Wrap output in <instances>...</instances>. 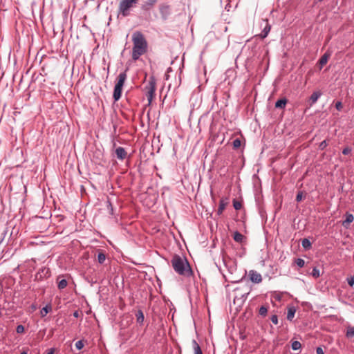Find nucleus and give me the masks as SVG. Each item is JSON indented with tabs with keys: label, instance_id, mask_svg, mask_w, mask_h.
I'll use <instances>...</instances> for the list:
<instances>
[{
	"label": "nucleus",
	"instance_id": "obj_10",
	"mask_svg": "<svg viewBox=\"0 0 354 354\" xmlns=\"http://www.w3.org/2000/svg\"><path fill=\"white\" fill-rule=\"evenodd\" d=\"M115 153L116 157L121 160L125 159L127 156V151H125L124 148L122 147H118V148H116Z\"/></svg>",
	"mask_w": 354,
	"mask_h": 354
},
{
	"label": "nucleus",
	"instance_id": "obj_3",
	"mask_svg": "<svg viewBox=\"0 0 354 354\" xmlns=\"http://www.w3.org/2000/svg\"><path fill=\"white\" fill-rule=\"evenodd\" d=\"M138 3V0H121L118 6L119 14L124 17L130 15L131 10Z\"/></svg>",
	"mask_w": 354,
	"mask_h": 354
},
{
	"label": "nucleus",
	"instance_id": "obj_45",
	"mask_svg": "<svg viewBox=\"0 0 354 354\" xmlns=\"http://www.w3.org/2000/svg\"><path fill=\"white\" fill-rule=\"evenodd\" d=\"M277 300H280L281 299V297L280 296H277L275 297Z\"/></svg>",
	"mask_w": 354,
	"mask_h": 354
},
{
	"label": "nucleus",
	"instance_id": "obj_43",
	"mask_svg": "<svg viewBox=\"0 0 354 354\" xmlns=\"http://www.w3.org/2000/svg\"><path fill=\"white\" fill-rule=\"evenodd\" d=\"M73 315L76 317V318H78L80 317V312L79 310H75L73 313Z\"/></svg>",
	"mask_w": 354,
	"mask_h": 354
},
{
	"label": "nucleus",
	"instance_id": "obj_42",
	"mask_svg": "<svg viewBox=\"0 0 354 354\" xmlns=\"http://www.w3.org/2000/svg\"><path fill=\"white\" fill-rule=\"evenodd\" d=\"M316 353H317V354H324V351H323L322 348H321V347H317V348H316Z\"/></svg>",
	"mask_w": 354,
	"mask_h": 354
},
{
	"label": "nucleus",
	"instance_id": "obj_22",
	"mask_svg": "<svg viewBox=\"0 0 354 354\" xmlns=\"http://www.w3.org/2000/svg\"><path fill=\"white\" fill-rule=\"evenodd\" d=\"M52 310V306L49 305H46L45 307L42 308L40 310V315L42 317H45L50 311Z\"/></svg>",
	"mask_w": 354,
	"mask_h": 354
},
{
	"label": "nucleus",
	"instance_id": "obj_12",
	"mask_svg": "<svg viewBox=\"0 0 354 354\" xmlns=\"http://www.w3.org/2000/svg\"><path fill=\"white\" fill-rule=\"evenodd\" d=\"M122 91V86L115 85L113 93V97L115 102L118 101L121 97Z\"/></svg>",
	"mask_w": 354,
	"mask_h": 354
},
{
	"label": "nucleus",
	"instance_id": "obj_24",
	"mask_svg": "<svg viewBox=\"0 0 354 354\" xmlns=\"http://www.w3.org/2000/svg\"><path fill=\"white\" fill-rule=\"evenodd\" d=\"M330 57V54H328L327 53H326L319 60V64L322 66L324 65H325L327 62H328V59Z\"/></svg>",
	"mask_w": 354,
	"mask_h": 354
},
{
	"label": "nucleus",
	"instance_id": "obj_40",
	"mask_svg": "<svg viewBox=\"0 0 354 354\" xmlns=\"http://www.w3.org/2000/svg\"><path fill=\"white\" fill-rule=\"evenodd\" d=\"M335 108L337 110L341 111L343 108L342 103L340 101L337 102L335 104Z\"/></svg>",
	"mask_w": 354,
	"mask_h": 354
},
{
	"label": "nucleus",
	"instance_id": "obj_30",
	"mask_svg": "<svg viewBox=\"0 0 354 354\" xmlns=\"http://www.w3.org/2000/svg\"><path fill=\"white\" fill-rule=\"evenodd\" d=\"M106 203H107V208L109 209V212L110 214L111 215H113L114 214V212H113V205L112 203H111L109 198L107 199V201H106Z\"/></svg>",
	"mask_w": 354,
	"mask_h": 354
},
{
	"label": "nucleus",
	"instance_id": "obj_17",
	"mask_svg": "<svg viewBox=\"0 0 354 354\" xmlns=\"http://www.w3.org/2000/svg\"><path fill=\"white\" fill-rule=\"evenodd\" d=\"M321 95L322 93L320 91L313 92L309 98V101L310 102V106L315 104Z\"/></svg>",
	"mask_w": 354,
	"mask_h": 354
},
{
	"label": "nucleus",
	"instance_id": "obj_31",
	"mask_svg": "<svg viewBox=\"0 0 354 354\" xmlns=\"http://www.w3.org/2000/svg\"><path fill=\"white\" fill-rule=\"evenodd\" d=\"M311 275L315 279L318 278L320 276L319 270L315 267L312 270Z\"/></svg>",
	"mask_w": 354,
	"mask_h": 354
},
{
	"label": "nucleus",
	"instance_id": "obj_38",
	"mask_svg": "<svg viewBox=\"0 0 354 354\" xmlns=\"http://www.w3.org/2000/svg\"><path fill=\"white\" fill-rule=\"evenodd\" d=\"M346 280H347L348 284L351 287H353V286L354 285V276H351L350 277H348L346 279Z\"/></svg>",
	"mask_w": 354,
	"mask_h": 354
},
{
	"label": "nucleus",
	"instance_id": "obj_46",
	"mask_svg": "<svg viewBox=\"0 0 354 354\" xmlns=\"http://www.w3.org/2000/svg\"><path fill=\"white\" fill-rule=\"evenodd\" d=\"M20 354H27V352H26V351H23V352H21Z\"/></svg>",
	"mask_w": 354,
	"mask_h": 354
},
{
	"label": "nucleus",
	"instance_id": "obj_33",
	"mask_svg": "<svg viewBox=\"0 0 354 354\" xmlns=\"http://www.w3.org/2000/svg\"><path fill=\"white\" fill-rule=\"evenodd\" d=\"M268 308L266 306H262L259 310V313L261 316L265 317L267 315Z\"/></svg>",
	"mask_w": 354,
	"mask_h": 354
},
{
	"label": "nucleus",
	"instance_id": "obj_35",
	"mask_svg": "<svg viewBox=\"0 0 354 354\" xmlns=\"http://www.w3.org/2000/svg\"><path fill=\"white\" fill-rule=\"evenodd\" d=\"M75 347L78 350H81L84 347V342L82 340H79L75 343Z\"/></svg>",
	"mask_w": 354,
	"mask_h": 354
},
{
	"label": "nucleus",
	"instance_id": "obj_13",
	"mask_svg": "<svg viewBox=\"0 0 354 354\" xmlns=\"http://www.w3.org/2000/svg\"><path fill=\"white\" fill-rule=\"evenodd\" d=\"M127 69H126L124 72L120 73L119 74V75L118 76V82H116L115 85L123 87L124 82L127 77Z\"/></svg>",
	"mask_w": 354,
	"mask_h": 354
},
{
	"label": "nucleus",
	"instance_id": "obj_11",
	"mask_svg": "<svg viewBox=\"0 0 354 354\" xmlns=\"http://www.w3.org/2000/svg\"><path fill=\"white\" fill-rule=\"evenodd\" d=\"M266 22V26L263 28L261 32L257 36L261 39H265L270 31L271 26L269 24L268 19L265 21Z\"/></svg>",
	"mask_w": 354,
	"mask_h": 354
},
{
	"label": "nucleus",
	"instance_id": "obj_32",
	"mask_svg": "<svg viewBox=\"0 0 354 354\" xmlns=\"http://www.w3.org/2000/svg\"><path fill=\"white\" fill-rule=\"evenodd\" d=\"M295 262L297 264V266H299V268H303L305 265L304 260L301 258L296 259L295 260Z\"/></svg>",
	"mask_w": 354,
	"mask_h": 354
},
{
	"label": "nucleus",
	"instance_id": "obj_26",
	"mask_svg": "<svg viewBox=\"0 0 354 354\" xmlns=\"http://www.w3.org/2000/svg\"><path fill=\"white\" fill-rule=\"evenodd\" d=\"M68 282L66 279H62L58 282L57 287L59 289L62 290L67 286Z\"/></svg>",
	"mask_w": 354,
	"mask_h": 354
},
{
	"label": "nucleus",
	"instance_id": "obj_39",
	"mask_svg": "<svg viewBox=\"0 0 354 354\" xmlns=\"http://www.w3.org/2000/svg\"><path fill=\"white\" fill-rule=\"evenodd\" d=\"M270 320L274 324H278V317L277 315H272L270 317Z\"/></svg>",
	"mask_w": 354,
	"mask_h": 354
},
{
	"label": "nucleus",
	"instance_id": "obj_28",
	"mask_svg": "<svg viewBox=\"0 0 354 354\" xmlns=\"http://www.w3.org/2000/svg\"><path fill=\"white\" fill-rule=\"evenodd\" d=\"M232 145L234 149H237L241 147V141L239 138H236L233 141Z\"/></svg>",
	"mask_w": 354,
	"mask_h": 354
},
{
	"label": "nucleus",
	"instance_id": "obj_1",
	"mask_svg": "<svg viewBox=\"0 0 354 354\" xmlns=\"http://www.w3.org/2000/svg\"><path fill=\"white\" fill-rule=\"evenodd\" d=\"M132 54L131 58L133 61L138 60L140 56L145 55L148 50L147 41L140 31H135L132 35Z\"/></svg>",
	"mask_w": 354,
	"mask_h": 354
},
{
	"label": "nucleus",
	"instance_id": "obj_37",
	"mask_svg": "<svg viewBox=\"0 0 354 354\" xmlns=\"http://www.w3.org/2000/svg\"><path fill=\"white\" fill-rule=\"evenodd\" d=\"M25 330V328L23 325H18L16 328V332L17 333H23Z\"/></svg>",
	"mask_w": 354,
	"mask_h": 354
},
{
	"label": "nucleus",
	"instance_id": "obj_34",
	"mask_svg": "<svg viewBox=\"0 0 354 354\" xmlns=\"http://www.w3.org/2000/svg\"><path fill=\"white\" fill-rule=\"evenodd\" d=\"M328 146V142H327V140H325L324 141H322L319 145V149L320 150H324L326 149V147Z\"/></svg>",
	"mask_w": 354,
	"mask_h": 354
},
{
	"label": "nucleus",
	"instance_id": "obj_47",
	"mask_svg": "<svg viewBox=\"0 0 354 354\" xmlns=\"http://www.w3.org/2000/svg\"><path fill=\"white\" fill-rule=\"evenodd\" d=\"M317 1L321 2V1H323L324 0H317Z\"/></svg>",
	"mask_w": 354,
	"mask_h": 354
},
{
	"label": "nucleus",
	"instance_id": "obj_5",
	"mask_svg": "<svg viewBox=\"0 0 354 354\" xmlns=\"http://www.w3.org/2000/svg\"><path fill=\"white\" fill-rule=\"evenodd\" d=\"M50 276V271L48 268L43 267L40 268L35 276V281H42L44 279L48 278Z\"/></svg>",
	"mask_w": 354,
	"mask_h": 354
},
{
	"label": "nucleus",
	"instance_id": "obj_8",
	"mask_svg": "<svg viewBox=\"0 0 354 354\" xmlns=\"http://www.w3.org/2000/svg\"><path fill=\"white\" fill-rule=\"evenodd\" d=\"M229 198L227 197H223L219 201L218 208L217 209V214L221 215L229 203Z\"/></svg>",
	"mask_w": 354,
	"mask_h": 354
},
{
	"label": "nucleus",
	"instance_id": "obj_27",
	"mask_svg": "<svg viewBox=\"0 0 354 354\" xmlns=\"http://www.w3.org/2000/svg\"><path fill=\"white\" fill-rule=\"evenodd\" d=\"M233 207L236 210H239L242 207V203L240 201H236V199L233 200Z\"/></svg>",
	"mask_w": 354,
	"mask_h": 354
},
{
	"label": "nucleus",
	"instance_id": "obj_36",
	"mask_svg": "<svg viewBox=\"0 0 354 354\" xmlns=\"http://www.w3.org/2000/svg\"><path fill=\"white\" fill-rule=\"evenodd\" d=\"M303 196H304L303 192H301V191L298 192V193L296 196V201L298 203L300 202L302 200Z\"/></svg>",
	"mask_w": 354,
	"mask_h": 354
},
{
	"label": "nucleus",
	"instance_id": "obj_9",
	"mask_svg": "<svg viewBox=\"0 0 354 354\" xmlns=\"http://www.w3.org/2000/svg\"><path fill=\"white\" fill-rule=\"evenodd\" d=\"M160 12L162 18L167 19L170 15V6L169 5L162 4L160 6Z\"/></svg>",
	"mask_w": 354,
	"mask_h": 354
},
{
	"label": "nucleus",
	"instance_id": "obj_4",
	"mask_svg": "<svg viewBox=\"0 0 354 354\" xmlns=\"http://www.w3.org/2000/svg\"><path fill=\"white\" fill-rule=\"evenodd\" d=\"M147 91L146 95L147 97L149 104H150L155 96L156 90V80L154 76H151L149 80L148 84L145 87Z\"/></svg>",
	"mask_w": 354,
	"mask_h": 354
},
{
	"label": "nucleus",
	"instance_id": "obj_19",
	"mask_svg": "<svg viewBox=\"0 0 354 354\" xmlns=\"http://www.w3.org/2000/svg\"><path fill=\"white\" fill-rule=\"evenodd\" d=\"M233 239L236 242L241 243L245 239V236L239 232L236 231L234 233Z\"/></svg>",
	"mask_w": 354,
	"mask_h": 354
},
{
	"label": "nucleus",
	"instance_id": "obj_2",
	"mask_svg": "<svg viewBox=\"0 0 354 354\" xmlns=\"http://www.w3.org/2000/svg\"><path fill=\"white\" fill-rule=\"evenodd\" d=\"M171 265L174 271L180 276L190 277L194 275L191 266L185 257L174 254L171 259Z\"/></svg>",
	"mask_w": 354,
	"mask_h": 354
},
{
	"label": "nucleus",
	"instance_id": "obj_7",
	"mask_svg": "<svg viewBox=\"0 0 354 354\" xmlns=\"http://www.w3.org/2000/svg\"><path fill=\"white\" fill-rule=\"evenodd\" d=\"M249 277L252 282L255 283H259L262 281V277L260 273L257 272L256 270H250L249 271Z\"/></svg>",
	"mask_w": 354,
	"mask_h": 354
},
{
	"label": "nucleus",
	"instance_id": "obj_20",
	"mask_svg": "<svg viewBox=\"0 0 354 354\" xmlns=\"http://www.w3.org/2000/svg\"><path fill=\"white\" fill-rule=\"evenodd\" d=\"M353 220H354L353 215L352 214L347 212L346 214V219H345V221H344L342 224L344 227H347V225H349L351 223H352L353 221Z\"/></svg>",
	"mask_w": 354,
	"mask_h": 354
},
{
	"label": "nucleus",
	"instance_id": "obj_41",
	"mask_svg": "<svg viewBox=\"0 0 354 354\" xmlns=\"http://www.w3.org/2000/svg\"><path fill=\"white\" fill-rule=\"evenodd\" d=\"M351 152V148H349V147H346V148H344V149H343V151H342V153H343L344 155H348V154H349Z\"/></svg>",
	"mask_w": 354,
	"mask_h": 354
},
{
	"label": "nucleus",
	"instance_id": "obj_16",
	"mask_svg": "<svg viewBox=\"0 0 354 354\" xmlns=\"http://www.w3.org/2000/svg\"><path fill=\"white\" fill-rule=\"evenodd\" d=\"M136 322L138 324H139L140 326L143 324L145 317L144 313L142 310H138L136 313Z\"/></svg>",
	"mask_w": 354,
	"mask_h": 354
},
{
	"label": "nucleus",
	"instance_id": "obj_18",
	"mask_svg": "<svg viewBox=\"0 0 354 354\" xmlns=\"http://www.w3.org/2000/svg\"><path fill=\"white\" fill-rule=\"evenodd\" d=\"M295 313L296 308L295 306L288 307L287 319L289 321H292L295 317Z\"/></svg>",
	"mask_w": 354,
	"mask_h": 354
},
{
	"label": "nucleus",
	"instance_id": "obj_44",
	"mask_svg": "<svg viewBox=\"0 0 354 354\" xmlns=\"http://www.w3.org/2000/svg\"><path fill=\"white\" fill-rule=\"evenodd\" d=\"M54 351H55L54 348H50L49 350H48L47 354H53Z\"/></svg>",
	"mask_w": 354,
	"mask_h": 354
},
{
	"label": "nucleus",
	"instance_id": "obj_23",
	"mask_svg": "<svg viewBox=\"0 0 354 354\" xmlns=\"http://www.w3.org/2000/svg\"><path fill=\"white\" fill-rule=\"evenodd\" d=\"M346 336L347 338H352L354 336V326H348L346 328Z\"/></svg>",
	"mask_w": 354,
	"mask_h": 354
},
{
	"label": "nucleus",
	"instance_id": "obj_29",
	"mask_svg": "<svg viewBox=\"0 0 354 354\" xmlns=\"http://www.w3.org/2000/svg\"><path fill=\"white\" fill-rule=\"evenodd\" d=\"M301 348V344L299 341H294L292 343V348L293 350H299Z\"/></svg>",
	"mask_w": 354,
	"mask_h": 354
},
{
	"label": "nucleus",
	"instance_id": "obj_6",
	"mask_svg": "<svg viewBox=\"0 0 354 354\" xmlns=\"http://www.w3.org/2000/svg\"><path fill=\"white\" fill-rule=\"evenodd\" d=\"M158 1V0H146L141 5L140 8L144 12H149L154 7Z\"/></svg>",
	"mask_w": 354,
	"mask_h": 354
},
{
	"label": "nucleus",
	"instance_id": "obj_15",
	"mask_svg": "<svg viewBox=\"0 0 354 354\" xmlns=\"http://www.w3.org/2000/svg\"><path fill=\"white\" fill-rule=\"evenodd\" d=\"M97 252V261L100 264H103L106 260V254L102 250L98 249Z\"/></svg>",
	"mask_w": 354,
	"mask_h": 354
},
{
	"label": "nucleus",
	"instance_id": "obj_25",
	"mask_svg": "<svg viewBox=\"0 0 354 354\" xmlns=\"http://www.w3.org/2000/svg\"><path fill=\"white\" fill-rule=\"evenodd\" d=\"M301 245H302V247L305 250H309L311 248V243H310V241L308 239H306V238L302 239Z\"/></svg>",
	"mask_w": 354,
	"mask_h": 354
},
{
	"label": "nucleus",
	"instance_id": "obj_14",
	"mask_svg": "<svg viewBox=\"0 0 354 354\" xmlns=\"http://www.w3.org/2000/svg\"><path fill=\"white\" fill-rule=\"evenodd\" d=\"M287 102L288 100L286 99V97H282L275 102L274 106L277 109H285Z\"/></svg>",
	"mask_w": 354,
	"mask_h": 354
},
{
	"label": "nucleus",
	"instance_id": "obj_21",
	"mask_svg": "<svg viewBox=\"0 0 354 354\" xmlns=\"http://www.w3.org/2000/svg\"><path fill=\"white\" fill-rule=\"evenodd\" d=\"M192 346H193L194 354H203L201 346H199V344L195 339L192 340Z\"/></svg>",
	"mask_w": 354,
	"mask_h": 354
}]
</instances>
